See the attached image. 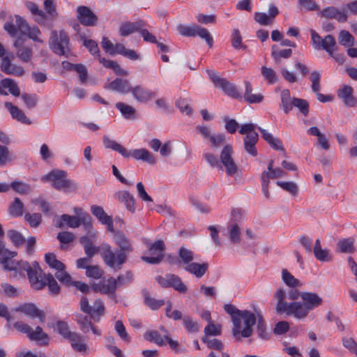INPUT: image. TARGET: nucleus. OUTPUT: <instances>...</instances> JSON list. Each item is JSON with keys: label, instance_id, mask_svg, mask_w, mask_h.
<instances>
[{"label": "nucleus", "instance_id": "nucleus-1", "mask_svg": "<svg viewBox=\"0 0 357 357\" xmlns=\"http://www.w3.org/2000/svg\"><path fill=\"white\" fill-rule=\"evenodd\" d=\"M275 298L277 301L275 310L278 313H285L298 319L305 318L310 311L321 305L323 301L317 294L305 291L301 294L303 303L296 301L288 303L286 301V291L281 288L277 290Z\"/></svg>", "mask_w": 357, "mask_h": 357}, {"label": "nucleus", "instance_id": "nucleus-2", "mask_svg": "<svg viewBox=\"0 0 357 357\" xmlns=\"http://www.w3.org/2000/svg\"><path fill=\"white\" fill-rule=\"evenodd\" d=\"M5 270L13 271V277H24L26 273L31 287L35 289H41L45 285L42 280H39L43 271L36 262L31 266L26 261L13 260L8 265H6Z\"/></svg>", "mask_w": 357, "mask_h": 357}, {"label": "nucleus", "instance_id": "nucleus-3", "mask_svg": "<svg viewBox=\"0 0 357 357\" xmlns=\"http://www.w3.org/2000/svg\"><path fill=\"white\" fill-rule=\"evenodd\" d=\"M234 151L231 144H226L220 155L219 167L224 169L229 176L240 177L241 170L233 158Z\"/></svg>", "mask_w": 357, "mask_h": 357}, {"label": "nucleus", "instance_id": "nucleus-4", "mask_svg": "<svg viewBox=\"0 0 357 357\" xmlns=\"http://www.w3.org/2000/svg\"><path fill=\"white\" fill-rule=\"evenodd\" d=\"M239 132L245 135L243 137L245 151L252 156H257L256 144L259 140V135L255 131V125L253 123L243 124L240 128Z\"/></svg>", "mask_w": 357, "mask_h": 357}, {"label": "nucleus", "instance_id": "nucleus-5", "mask_svg": "<svg viewBox=\"0 0 357 357\" xmlns=\"http://www.w3.org/2000/svg\"><path fill=\"white\" fill-rule=\"evenodd\" d=\"M49 45L56 54L68 56L70 52L69 38L63 30L60 31L59 33L56 31L51 32Z\"/></svg>", "mask_w": 357, "mask_h": 357}, {"label": "nucleus", "instance_id": "nucleus-6", "mask_svg": "<svg viewBox=\"0 0 357 357\" xmlns=\"http://www.w3.org/2000/svg\"><path fill=\"white\" fill-rule=\"evenodd\" d=\"M13 327L19 332L26 334L29 339L31 341L39 342L42 344L47 345L49 341V337L43 328L37 326L33 329L27 324L22 321H16L13 324Z\"/></svg>", "mask_w": 357, "mask_h": 357}, {"label": "nucleus", "instance_id": "nucleus-7", "mask_svg": "<svg viewBox=\"0 0 357 357\" xmlns=\"http://www.w3.org/2000/svg\"><path fill=\"white\" fill-rule=\"evenodd\" d=\"M178 33L186 37L198 36L204 40L207 45L211 47L213 46V39L208 29L197 24L183 25L179 24L177 26Z\"/></svg>", "mask_w": 357, "mask_h": 357}, {"label": "nucleus", "instance_id": "nucleus-8", "mask_svg": "<svg viewBox=\"0 0 357 357\" xmlns=\"http://www.w3.org/2000/svg\"><path fill=\"white\" fill-rule=\"evenodd\" d=\"M81 224H83L86 229H90L92 228V225L90 222V216L89 215H84L82 217H77L75 215H70L63 214L60 217L56 226L59 228H63L66 225L70 228H77Z\"/></svg>", "mask_w": 357, "mask_h": 357}, {"label": "nucleus", "instance_id": "nucleus-9", "mask_svg": "<svg viewBox=\"0 0 357 357\" xmlns=\"http://www.w3.org/2000/svg\"><path fill=\"white\" fill-rule=\"evenodd\" d=\"M42 180L50 181L54 188L57 190H65L73 187L71 181L67 179L66 172L61 170L53 171L43 176Z\"/></svg>", "mask_w": 357, "mask_h": 357}, {"label": "nucleus", "instance_id": "nucleus-10", "mask_svg": "<svg viewBox=\"0 0 357 357\" xmlns=\"http://www.w3.org/2000/svg\"><path fill=\"white\" fill-rule=\"evenodd\" d=\"M155 280L162 287H173L180 293H185L188 291L187 286L176 275L166 274L165 275H158L155 278Z\"/></svg>", "mask_w": 357, "mask_h": 357}, {"label": "nucleus", "instance_id": "nucleus-11", "mask_svg": "<svg viewBox=\"0 0 357 357\" xmlns=\"http://www.w3.org/2000/svg\"><path fill=\"white\" fill-rule=\"evenodd\" d=\"M209 75L215 86L220 88L227 95L234 98H241V95L238 92L235 84L221 78L216 73H211Z\"/></svg>", "mask_w": 357, "mask_h": 357}, {"label": "nucleus", "instance_id": "nucleus-12", "mask_svg": "<svg viewBox=\"0 0 357 357\" xmlns=\"http://www.w3.org/2000/svg\"><path fill=\"white\" fill-rule=\"evenodd\" d=\"M114 240L120 248V250L116 252L117 262L121 265L126 261L127 254L132 250L131 245L126 235L121 231L115 234Z\"/></svg>", "mask_w": 357, "mask_h": 357}, {"label": "nucleus", "instance_id": "nucleus-13", "mask_svg": "<svg viewBox=\"0 0 357 357\" xmlns=\"http://www.w3.org/2000/svg\"><path fill=\"white\" fill-rule=\"evenodd\" d=\"M149 252L155 257H142V259L149 264H157L162 261L163 258V251L165 250V243L162 240H158L153 243L148 244Z\"/></svg>", "mask_w": 357, "mask_h": 357}, {"label": "nucleus", "instance_id": "nucleus-14", "mask_svg": "<svg viewBox=\"0 0 357 357\" xmlns=\"http://www.w3.org/2000/svg\"><path fill=\"white\" fill-rule=\"evenodd\" d=\"M285 172L280 168H275L271 171H264L261 176L262 192L266 198H269L268 185L270 179L284 176Z\"/></svg>", "mask_w": 357, "mask_h": 357}, {"label": "nucleus", "instance_id": "nucleus-15", "mask_svg": "<svg viewBox=\"0 0 357 357\" xmlns=\"http://www.w3.org/2000/svg\"><path fill=\"white\" fill-rule=\"evenodd\" d=\"M241 214L237 210H233L232 218L234 222L227 227V232L230 241L232 243H238L241 241V229L237 222L241 219Z\"/></svg>", "mask_w": 357, "mask_h": 357}, {"label": "nucleus", "instance_id": "nucleus-16", "mask_svg": "<svg viewBox=\"0 0 357 357\" xmlns=\"http://www.w3.org/2000/svg\"><path fill=\"white\" fill-rule=\"evenodd\" d=\"M16 24L22 34L27 35L29 38L35 41L43 42L39 38L41 33L37 26L30 27L26 22L20 16H16Z\"/></svg>", "mask_w": 357, "mask_h": 357}, {"label": "nucleus", "instance_id": "nucleus-17", "mask_svg": "<svg viewBox=\"0 0 357 357\" xmlns=\"http://www.w3.org/2000/svg\"><path fill=\"white\" fill-rule=\"evenodd\" d=\"M77 11V19L82 25L93 26L97 24L98 17L89 7L84 6H78Z\"/></svg>", "mask_w": 357, "mask_h": 357}, {"label": "nucleus", "instance_id": "nucleus-18", "mask_svg": "<svg viewBox=\"0 0 357 357\" xmlns=\"http://www.w3.org/2000/svg\"><path fill=\"white\" fill-rule=\"evenodd\" d=\"M130 93L133 98L138 102L146 103L155 97V93L141 85L132 86Z\"/></svg>", "mask_w": 357, "mask_h": 357}, {"label": "nucleus", "instance_id": "nucleus-19", "mask_svg": "<svg viewBox=\"0 0 357 357\" xmlns=\"http://www.w3.org/2000/svg\"><path fill=\"white\" fill-rule=\"evenodd\" d=\"M257 312H259L256 311V314L247 310L241 312L239 315L240 321L241 322V319H243L245 324V328L241 331L243 337H248L252 335V326L255 325L256 321L257 322Z\"/></svg>", "mask_w": 357, "mask_h": 357}, {"label": "nucleus", "instance_id": "nucleus-20", "mask_svg": "<svg viewBox=\"0 0 357 357\" xmlns=\"http://www.w3.org/2000/svg\"><path fill=\"white\" fill-rule=\"evenodd\" d=\"M15 310L17 312H22L24 314L31 319L38 318L39 321L42 323L45 321V312L43 310L38 308L33 303H24L16 307Z\"/></svg>", "mask_w": 357, "mask_h": 357}, {"label": "nucleus", "instance_id": "nucleus-21", "mask_svg": "<svg viewBox=\"0 0 357 357\" xmlns=\"http://www.w3.org/2000/svg\"><path fill=\"white\" fill-rule=\"evenodd\" d=\"M92 289L95 291L100 292L101 294L114 295L115 291L116 289V282H114V278L110 277L107 280H103L98 283L93 284Z\"/></svg>", "mask_w": 357, "mask_h": 357}, {"label": "nucleus", "instance_id": "nucleus-22", "mask_svg": "<svg viewBox=\"0 0 357 357\" xmlns=\"http://www.w3.org/2000/svg\"><path fill=\"white\" fill-rule=\"evenodd\" d=\"M100 255L105 263L111 268H114L115 265H119L117 262L116 253L115 254L109 245L102 243L99 246Z\"/></svg>", "mask_w": 357, "mask_h": 357}, {"label": "nucleus", "instance_id": "nucleus-23", "mask_svg": "<svg viewBox=\"0 0 357 357\" xmlns=\"http://www.w3.org/2000/svg\"><path fill=\"white\" fill-rule=\"evenodd\" d=\"M0 68L8 75L22 76L24 74V68L21 66L12 63L8 56L2 57Z\"/></svg>", "mask_w": 357, "mask_h": 357}, {"label": "nucleus", "instance_id": "nucleus-24", "mask_svg": "<svg viewBox=\"0 0 357 357\" xmlns=\"http://www.w3.org/2000/svg\"><path fill=\"white\" fill-rule=\"evenodd\" d=\"M105 89L126 94L130 92L132 86L128 79H115L105 86Z\"/></svg>", "mask_w": 357, "mask_h": 357}, {"label": "nucleus", "instance_id": "nucleus-25", "mask_svg": "<svg viewBox=\"0 0 357 357\" xmlns=\"http://www.w3.org/2000/svg\"><path fill=\"white\" fill-rule=\"evenodd\" d=\"M224 310L231 317L232 322L235 326L232 333L233 335L236 336L240 333L241 321L239 315L242 311H240L231 304H225L224 306Z\"/></svg>", "mask_w": 357, "mask_h": 357}, {"label": "nucleus", "instance_id": "nucleus-26", "mask_svg": "<svg viewBox=\"0 0 357 357\" xmlns=\"http://www.w3.org/2000/svg\"><path fill=\"white\" fill-rule=\"evenodd\" d=\"M338 97L340 98L344 103L348 107H355L357 104V100L353 96V89L348 85H344L338 91Z\"/></svg>", "mask_w": 357, "mask_h": 357}, {"label": "nucleus", "instance_id": "nucleus-27", "mask_svg": "<svg viewBox=\"0 0 357 357\" xmlns=\"http://www.w3.org/2000/svg\"><path fill=\"white\" fill-rule=\"evenodd\" d=\"M116 199L124 204L126 208L132 213L135 211V199L128 191H119L115 194Z\"/></svg>", "mask_w": 357, "mask_h": 357}, {"label": "nucleus", "instance_id": "nucleus-28", "mask_svg": "<svg viewBox=\"0 0 357 357\" xmlns=\"http://www.w3.org/2000/svg\"><path fill=\"white\" fill-rule=\"evenodd\" d=\"M321 16L326 18L335 19L340 22L347 20V14L334 6L324 8L321 11Z\"/></svg>", "mask_w": 357, "mask_h": 357}, {"label": "nucleus", "instance_id": "nucleus-29", "mask_svg": "<svg viewBox=\"0 0 357 357\" xmlns=\"http://www.w3.org/2000/svg\"><path fill=\"white\" fill-rule=\"evenodd\" d=\"M5 107L8 109L13 119L25 124L29 125L31 123V120L26 116L24 112L17 106L13 105L10 102H6L5 103Z\"/></svg>", "mask_w": 357, "mask_h": 357}, {"label": "nucleus", "instance_id": "nucleus-30", "mask_svg": "<svg viewBox=\"0 0 357 357\" xmlns=\"http://www.w3.org/2000/svg\"><path fill=\"white\" fill-rule=\"evenodd\" d=\"M142 26L143 24L140 21L135 22H123L119 27V33L121 36L125 37L139 31Z\"/></svg>", "mask_w": 357, "mask_h": 357}, {"label": "nucleus", "instance_id": "nucleus-31", "mask_svg": "<svg viewBox=\"0 0 357 357\" xmlns=\"http://www.w3.org/2000/svg\"><path fill=\"white\" fill-rule=\"evenodd\" d=\"M130 157H133L135 160H142L149 164H155V160L153 155L145 149H135L129 151Z\"/></svg>", "mask_w": 357, "mask_h": 357}, {"label": "nucleus", "instance_id": "nucleus-32", "mask_svg": "<svg viewBox=\"0 0 357 357\" xmlns=\"http://www.w3.org/2000/svg\"><path fill=\"white\" fill-rule=\"evenodd\" d=\"M103 142L105 146L107 149H111L114 151H116L125 158L130 157L129 151L116 141L109 139L107 136H105L103 138Z\"/></svg>", "mask_w": 357, "mask_h": 357}, {"label": "nucleus", "instance_id": "nucleus-33", "mask_svg": "<svg viewBox=\"0 0 357 357\" xmlns=\"http://www.w3.org/2000/svg\"><path fill=\"white\" fill-rule=\"evenodd\" d=\"M98 61L105 68L113 70L116 75L122 76H128L129 75V73L127 70L123 69L120 65L114 61L107 60L100 56H99Z\"/></svg>", "mask_w": 357, "mask_h": 357}, {"label": "nucleus", "instance_id": "nucleus-34", "mask_svg": "<svg viewBox=\"0 0 357 357\" xmlns=\"http://www.w3.org/2000/svg\"><path fill=\"white\" fill-rule=\"evenodd\" d=\"M336 41L332 35H327L322 38L320 44V50H325L330 56L333 55V52L336 50Z\"/></svg>", "mask_w": 357, "mask_h": 357}, {"label": "nucleus", "instance_id": "nucleus-35", "mask_svg": "<svg viewBox=\"0 0 357 357\" xmlns=\"http://www.w3.org/2000/svg\"><path fill=\"white\" fill-rule=\"evenodd\" d=\"M245 91L244 93L243 98L246 102L250 104L259 103L263 99L264 96L260 93L254 94L252 93V87L249 82H245Z\"/></svg>", "mask_w": 357, "mask_h": 357}, {"label": "nucleus", "instance_id": "nucleus-36", "mask_svg": "<svg viewBox=\"0 0 357 357\" xmlns=\"http://www.w3.org/2000/svg\"><path fill=\"white\" fill-rule=\"evenodd\" d=\"M120 54L124 56L132 59L137 60L139 58L137 52L132 50H127L126 47L121 43L114 45L113 52L111 54Z\"/></svg>", "mask_w": 357, "mask_h": 357}, {"label": "nucleus", "instance_id": "nucleus-37", "mask_svg": "<svg viewBox=\"0 0 357 357\" xmlns=\"http://www.w3.org/2000/svg\"><path fill=\"white\" fill-rule=\"evenodd\" d=\"M56 330L63 338L68 340L77 336V333L71 331L68 324L63 321H56Z\"/></svg>", "mask_w": 357, "mask_h": 357}, {"label": "nucleus", "instance_id": "nucleus-38", "mask_svg": "<svg viewBox=\"0 0 357 357\" xmlns=\"http://www.w3.org/2000/svg\"><path fill=\"white\" fill-rule=\"evenodd\" d=\"M208 268V264L203 263L202 264L197 263H190L185 267V269L189 273L195 275L197 278L203 276Z\"/></svg>", "mask_w": 357, "mask_h": 357}, {"label": "nucleus", "instance_id": "nucleus-39", "mask_svg": "<svg viewBox=\"0 0 357 357\" xmlns=\"http://www.w3.org/2000/svg\"><path fill=\"white\" fill-rule=\"evenodd\" d=\"M17 255L16 252L8 250L5 248L3 243L0 241V263L3 265V268H6V265H8L11 259Z\"/></svg>", "mask_w": 357, "mask_h": 357}, {"label": "nucleus", "instance_id": "nucleus-40", "mask_svg": "<svg viewBox=\"0 0 357 357\" xmlns=\"http://www.w3.org/2000/svg\"><path fill=\"white\" fill-rule=\"evenodd\" d=\"M68 341H70L71 347L75 351L80 353H87L89 347L84 342L82 335L77 333V336L73 337V338L70 339Z\"/></svg>", "mask_w": 357, "mask_h": 357}, {"label": "nucleus", "instance_id": "nucleus-41", "mask_svg": "<svg viewBox=\"0 0 357 357\" xmlns=\"http://www.w3.org/2000/svg\"><path fill=\"white\" fill-rule=\"evenodd\" d=\"M282 280L287 286L291 288H296L302 286V282L289 272L287 269H282Z\"/></svg>", "mask_w": 357, "mask_h": 357}, {"label": "nucleus", "instance_id": "nucleus-42", "mask_svg": "<svg viewBox=\"0 0 357 357\" xmlns=\"http://www.w3.org/2000/svg\"><path fill=\"white\" fill-rule=\"evenodd\" d=\"M281 107L284 112L287 114L293 107V98L291 97L290 91L288 89H284L280 93Z\"/></svg>", "mask_w": 357, "mask_h": 357}, {"label": "nucleus", "instance_id": "nucleus-43", "mask_svg": "<svg viewBox=\"0 0 357 357\" xmlns=\"http://www.w3.org/2000/svg\"><path fill=\"white\" fill-rule=\"evenodd\" d=\"M313 252L317 259L321 261H328L331 259L328 250L321 249V241L317 238L315 241Z\"/></svg>", "mask_w": 357, "mask_h": 357}, {"label": "nucleus", "instance_id": "nucleus-44", "mask_svg": "<svg viewBox=\"0 0 357 357\" xmlns=\"http://www.w3.org/2000/svg\"><path fill=\"white\" fill-rule=\"evenodd\" d=\"M39 280H42L45 283V286H48L52 294L56 295L59 293L60 287L52 274L44 275V277L41 276Z\"/></svg>", "mask_w": 357, "mask_h": 357}, {"label": "nucleus", "instance_id": "nucleus-45", "mask_svg": "<svg viewBox=\"0 0 357 357\" xmlns=\"http://www.w3.org/2000/svg\"><path fill=\"white\" fill-rule=\"evenodd\" d=\"M26 6L32 15L36 17L35 20L38 23H43L46 19V15L42 10L39 9L38 6L36 3L29 1L26 3Z\"/></svg>", "mask_w": 357, "mask_h": 357}, {"label": "nucleus", "instance_id": "nucleus-46", "mask_svg": "<svg viewBox=\"0 0 357 357\" xmlns=\"http://www.w3.org/2000/svg\"><path fill=\"white\" fill-rule=\"evenodd\" d=\"M75 317V321L79 326L80 330L83 332V333H89L90 328L93 324L91 323V318L82 314H77Z\"/></svg>", "mask_w": 357, "mask_h": 357}, {"label": "nucleus", "instance_id": "nucleus-47", "mask_svg": "<svg viewBox=\"0 0 357 357\" xmlns=\"http://www.w3.org/2000/svg\"><path fill=\"white\" fill-rule=\"evenodd\" d=\"M8 211L12 216L20 217L23 215L24 204L18 197H16L10 205Z\"/></svg>", "mask_w": 357, "mask_h": 357}, {"label": "nucleus", "instance_id": "nucleus-48", "mask_svg": "<svg viewBox=\"0 0 357 357\" xmlns=\"http://www.w3.org/2000/svg\"><path fill=\"white\" fill-rule=\"evenodd\" d=\"M292 50L291 49L278 50L276 46L272 47L271 56L274 59L275 63L278 64L282 58L287 59L291 56Z\"/></svg>", "mask_w": 357, "mask_h": 357}, {"label": "nucleus", "instance_id": "nucleus-49", "mask_svg": "<svg viewBox=\"0 0 357 357\" xmlns=\"http://www.w3.org/2000/svg\"><path fill=\"white\" fill-rule=\"evenodd\" d=\"M338 40L340 45L344 47H351L355 45V39L353 36L345 30H342L339 33Z\"/></svg>", "mask_w": 357, "mask_h": 357}, {"label": "nucleus", "instance_id": "nucleus-50", "mask_svg": "<svg viewBox=\"0 0 357 357\" xmlns=\"http://www.w3.org/2000/svg\"><path fill=\"white\" fill-rule=\"evenodd\" d=\"M45 259L46 263L49 265V266L53 269L57 270H63L65 269L66 266L60 261H59L56 255L53 253H47L45 256Z\"/></svg>", "mask_w": 357, "mask_h": 357}, {"label": "nucleus", "instance_id": "nucleus-51", "mask_svg": "<svg viewBox=\"0 0 357 357\" xmlns=\"http://www.w3.org/2000/svg\"><path fill=\"white\" fill-rule=\"evenodd\" d=\"M2 89H8L9 92L16 96L18 97L20 95V91L19 87L17 86V83L12 79L5 78L1 80Z\"/></svg>", "mask_w": 357, "mask_h": 357}, {"label": "nucleus", "instance_id": "nucleus-52", "mask_svg": "<svg viewBox=\"0 0 357 357\" xmlns=\"http://www.w3.org/2000/svg\"><path fill=\"white\" fill-rule=\"evenodd\" d=\"M116 107L126 119L134 118L135 109L132 106L119 102L116 104Z\"/></svg>", "mask_w": 357, "mask_h": 357}, {"label": "nucleus", "instance_id": "nucleus-53", "mask_svg": "<svg viewBox=\"0 0 357 357\" xmlns=\"http://www.w3.org/2000/svg\"><path fill=\"white\" fill-rule=\"evenodd\" d=\"M211 146L217 149L220 146H223V147L227 144H226V137L224 134L222 133H214L208 139Z\"/></svg>", "mask_w": 357, "mask_h": 357}, {"label": "nucleus", "instance_id": "nucleus-54", "mask_svg": "<svg viewBox=\"0 0 357 357\" xmlns=\"http://www.w3.org/2000/svg\"><path fill=\"white\" fill-rule=\"evenodd\" d=\"M24 220L31 227H38L42 222V215L40 213H25Z\"/></svg>", "mask_w": 357, "mask_h": 357}, {"label": "nucleus", "instance_id": "nucleus-55", "mask_svg": "<svg viewBox=\"0 0 357 357\" xmlns=\"http://www.w3.org/2000/svg\"><path fill=\"white\" fill-rule=\"evenodd\" d=\"M10 188L20 195H27L31 191L30 185L22 181H13L10 185Z\"/></svg>", "mask_w": 357, "mask_h": 357}, {"label": "nucleus", "instance_id": "nucleus-56", "mask_svg": "<svg viewBox=\"0 0 357 357\" xmlns=\"http://www.w3.org/2000/svg\"><path fill=\"white\" fill-rule=\"evenodd\" d=\"M354 240L351 238L342 239L337 243V251L343 253L354 252Z\"/></svg>", "mask_w": 357, "mask_h": 357}, {"label": "nucleus", "instance_id": "nucleus-57", "mask_svg": "<svg viewBox=\"0 0 357 357\" xmlns=\"http://www.w3.org/2000/svg\"><path fill=\"white\" fill-rule=\"evenodd\" d=\"M257 332L258 336L263 340H267L269 337V334L266 331V326L264 324L263 317L261 312H257Z\"/></svg>", "mask_w": 357, "mask_h": 357}, {"label": "nucleus", "instance_id": "nucleus-58", "mask_svg": "<svg viewBox=\"0 0 357 357\" xmlns=\"http://www.w3.org/2000/svg\"><path fill=\"white\" fill-rule=\"evenodd\" d=\"M261 75L269 84H274L278 82V78L275 70L271 68L262 66L261 69Z\"/></svg>", "mask_w": 357, "mask_h": 357}, {"label": "nucleus", "instance_id": "nucleus-59", "mask_svg": "<svg viewBox=\"0 0 357 357\" xmlns=\"http://www.w3.org/2000/svg\"><path fill=\"white\" fill-rule=\"evenodd\" d=\"M146 340L150 342H153L156 344L162 346L165 344L164 337H162L157 331H149L144 334Z\"/></svg>", "mask_w": 357, "mask_h": 357}, {"label": "nucleus", "instance_id": "nucleus-60", "mask_svg": "<svg viewBox=\"0 0 357 357\" xmlns=\"http://www.w3.org/2000/svg\"><path fill=\"white\" fill-rule=\"evenodd\" d=\"M13 160L9 149L0 144V167L5 166Z\"/></svg>", "mask_w": 357, "mask_h": 357}, {"label": "nucleus", "instance_id": "nucleus-61", "mask_svg": "<svg viewBox=\"0 0 357 357\" xmlns=\"http://www.w3.org/2000/svg\"><path fill=\"white\" fill-rule=\"evenodd\" d=\"M277 185L292 195H296L298 192L297 184L292 181H278Z\"/></svg>", "mask_w": 357, "mask_h": 357}, {"label": "nucleus", "instance_id": "nucleus-62", "mask_svg": "<svg viewBox=\"0 0 357 357\" xmlns=\"http://www.w3.org/2000/svg\"><path fill=\"white\" fill-rule=\"evenodd\" d=\"M183 324L189 333H196L199 330L198 324L189 316L183 318Z\"/></svg>", "mask_w": 357, "mask_h": 357}, {"label": "nucleus", "instance_id": "nucleus-63", "mask_svg": "<svg viewBox=\"0 0 357 357\" xmlns=\"http://www.w3.org/2000/svg\"><path fill=\"white\" fill-rule=\"evenodd\" d=\"M178 255L181 261L186 265L190 264V262L192 261L194 259L193 252L185 248H180Z\"/></svg>", "mask_w": 357, "mask_h": 357}, {"label": "nucleus", "instance_id": "nucleus-64", "mask_svg": "<svg viewBox=\"0 0 357 357\" xmlns=\"http://www.w3.org/2000/svg\"><path fill=\"white\" fill-rule=\"evenodd\" d=\"M103 271L97 265H92L86 268V275L89 278L100 279L103 275Z\"/></svg>", "mask_w": 357, "mask_h": 357}]
</instances>
